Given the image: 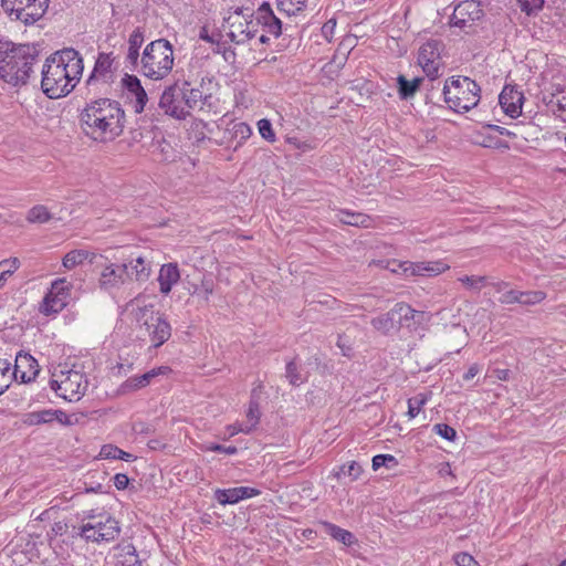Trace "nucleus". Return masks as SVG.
<instances>
[{
  "instance_id": "f257e3e1",
  "label": "nucleus",
  "mask_w": 566,
  "mask_h": 566,
  "mask_svg": "<svg viewBox=\"0 0 566 566\" xmlns=\"http://www.w3.org/2000/svg\"><path fill=\"white\" fill-rule=\"evenodd\" d=\"M83 70V59L78 51L65 48L52 53L42 67V92L54 99L69 95L78 84Z\"/></svg>"
},
{
  "instance_id": "f03ea898",
  "label": "nucleus",
  "mask_w": 566,
  "mask_h": 566,
  "mask_svg": "<svg viewBox=\"0 0 566 566\" xmlns=\"http://www.w3.org/2000/svg\"><path fill=\"white\" fill-rule=\"evenodd\" d=\"M83 132L96 142H111L124 130L125 112L117 101L98 98L86 104L80 115Z\"/></svg>"
},
{
  "instance_id": "7ed1b4c3",
  "label": "nucleus",
  "mask_w": 566,
  "mask_h": 566,
  "mask_svg": "<svg viewBox=\"0 0 566 566\" xmlns=\"http://www.w3.org/2000/svg\"><path fill=\"white\" fill-rule=\"evenodd\" d=\"M39 61L35 44L0 42V78L12 86L25 85Z\"/></svg>"
},
{
  "instance_id": "20e7f679",
  "label": "nucleus",
  "mask_w": 566,
  "mask_h": 566,
  "mask_svg": "<svg viewBox=\"0 0 566 566\" xmlns=\"http://www.w3.org/2000/svg\"><path fill=\"white\" fill-rule=\"evenodd\" d=\"M175 63L174 46L164 38L149 42L140 56L138 72L153 81H161L172 71Z\"/></svg>"
},
{
  "instance_id": "39448f33",
  "label": "nucleus",
  "mask_w": 566,
  "mask_h": 566,
  "mask_svg": "<svg viewBox=\"0 0 566 566\" xmlns=\"http://www.w3.org/2000/svg\"><path fill=\"white\" fill-rule=\"evenodd\" d=\"M480 86L467 76L450 77L443 86L444 101L451 109L465 113L475 107L481 98Z\"/></svg>"
},
{
  "instance_id": "423d86ee",
  "label": "nucleus",
  "mask_w": 566,
  "mask_h": 566,
  "mask_svg": "<svg viewBox=\"0 0 566 566\" xmlns=\"http://www.w3.org/2000/svg\"><path fill=\"white\" fill-rule=\"evenodd\" d=\"M50 385L59 397L67 401H78L87 389L88 380L81 370L64 364L53 370Z\"/></svg>"
},
{
  "instance_id": "0eeeda50",
  "label": "nucleus",
  "mask_w": 566,
  "mask_h": 566,
  "mask_svg": "<svg viewBox=\"0 0 566 566\" xmlns=\"http://www.w3.org/2000/svg\"><path fill=\"white\" fill-rule=\"evenodd\" d=\"M87 523L80 527L78 535L86 542L102 543L115 541L120 534L119 523L109 515L88 513Z\"/></svg>"
},
{
  "instance_id": "6e6552de",
  "label": "nucleus",
  "mask_w": 566,
  "mask_h": 566,
  "mask_svg": "<svg viewBox=\"0 0 566 566\" xmlns=\"http://www.w3.org/2000/svg\"><path fill=\"white\" fill-rule=\"evenodd\" d=\"M49 2L50 0H1V6L12 20L28 25L43 17Z\"/></svg>"
},
{
  "instance_id": "1a4fd4ad",
  "label": "nucleus",
  "mask_w": 566,
  "mask_h": 566,
  "mask_svg": "<svg viewBox=\"0 0 566 566\" xmlns=\"http://www.w3.org/2000/svg\"><path fill=\"white\" fill-rule=\"evenodd\" d=\"M442 49V42L434 39L427 41L419 49L418 63L431 80L439 76Z\"/></svg>"
},
{
  "instance_id": "9d476101",
  "label": "nucleus",
  "mask_w": 566,
  "mask_h": 566,
  "mask_svg": "<svg viewBox=\"0 0 566 566\" xmlns=\"http://www.w3.org/2000/svg\"><path fill=\"white\" fill-rule=\"evenodd\" d=\"M159 107L165 114L177 119H184L189 114L185 105V92L177 85L168 86L163 92L159 99Z\"/></svg>"
},
{
  "instance_id": "9b49d317",
  "label": "nucleus",
  "mask_w": 566,
  "mask_h": 566,
  "mask_svg": "<svg viewBox=\"0 0 566 566\" xmlns=\"http://www.w3.org/2000/svg\"><path fill=\"white\" fill-rule=\"evenodd\" d=\"M481 4L475 0L461 1L453 11L451 23L454 27L465 28L472 25L483 17Z\"/></svg>"
},
{
  "instance_id": "f8f14e48",
  "label": "nucleus",
  "mask_w": 566,
  "mask_h": 566,
  "mask_svg": "<svg viewBox=\"0 0 566 566\" xmlns=\"http://www.w3.org/2000/svg\"><path fill=\"white\" fill-rule=\"evenodd\" d=\"M127 308L130 310L135 321L143 328L149 322L160 315L155 312V305L148 296L138 295L127 304Z\"/></svg>"
},
{
  "instance_id": "ddd939ff",
  "label": "nucleus",
  "mask_w": 566,
  "mask_h": 566,
  "mask_svg": "<svg viewBox=\"0 0 566 566\" xmlns=\"http://www.w3.org/2000/svg\"><path fill=\"white\" fill-rule=\"evenodd\" d=\"M394 313L396 314L398 329L401 327L415 329L427 319L424 312L416 311L403 302H399L394 306Z\"/></svg>"
},
{
  "instance_id": "4468645a",
  "label": "nucleus",
  "mask_w": 566,
  "mask_h": 566,
  "mask_svg": "<svg viewBox=\"0 0 566 566\" xmlns=\"http://www.w3.org/2000/svg\"><path fill=\"white\" fill-rule=\"evenodd\" d=\"M523 101V93L514 85H505L499 96L501 107L512 118L521 114Z\"/></svg>"
},
{
  "instance_id": "2eb2a0df",
  "label": "nucleus",
  "mask_w": 566,
  "mask_h": 566,
  "mask_svg": "<svg viewBox=\"0 0 566 566\" xmlns=\"http://www.w3.org/2000/svg\"><path fill=\"white\" fill-rule=\"evenodd\" d=\"M39 374L38 361L29 354H19L15 356L12 376L14 380L21 382H30L35 379Z\"/></svg>"
},
{
  "instance_id": "dca6fc26",
  "label": "nucleus",
  "mask_w": 566,
  "mask_h": 566,
  "mask_svg": "<svg viewBox=\"0 0 566 566\" xmlns=\"http://www.w3.org/2000/svg\"><path fill=\"white\" fill-rule=\"evenodd\" d=\"M169 371H170L169 367L160 366L157 368H153L151 370H149L140 376L129 377L127 380H125L119 386L118 392L122 395H126V394L137 391L142 388L147 387L155 377H157L159 375H166Z\"/></svg>"
},
{
  "instance_id": "f3484780",
  "label": "nucleus",
  "mask_w": 566,
  "mask_h": 566,
  "mask_svg": "<svg viewBox=\"0 0 566 566\" xmlns=\"http://www.w3.org/2000/svg\"><path fill=\"white\" fill-rule=\"evenodd\" d=\"M124 88L127 91L128 97L134 99V111L140 114L148 101L146 91L144 90L140 80L136 75L126 74L122 80Z\"/></svg>"
},
{
  "instance_id": "a211bd4d",
  "label": "nucleus",
  "mask_w": 566,
  "mask_h": 566,
  "mask_svg": "<svg viewBox=\"0 0 566 566\" xmlns=\"http://www.w3.org/2000/svg\"><path fill=\"white\" fill-rule=\"evenodd\" d=\"M233 19L232 22H230V31L229 36L232 42L237 44H242L249 41L250 39L254 38L258 30V21H241L240 14L237 13L235 17H231L230 20Z\"/></svg>"
},
{
  "instance_id": "6ab92c4d",
  "label": "nucleus",
  "mask_w": 566,
  "mask_h": 566,
  "mask_svg": "<svg viewBox=\"0 0 566 566\" xmlns=\"http://www.w3.org/2000/svg\"><path fill=\"white\" fill-rule=\"evenodd\" d=\"M405 266H406V269H403L405 277H411V276H418V275L433 276V275H439L450 269V266L442 261L408 262V264H406Z\"/></svg>"
},
{
  "instance_id": "aec40b11",
  "label": "nucleus",
  "mask_w": 566,
  "mask_h": 566,
  "mask_svg": "<svg viewBox=\"0 0 566 566\" xmlns=\"http://www.w3.org/2000/svg\"><path fill=\"white\" fill-rule=\"evenodd\" d=\"M144 328L156 348L165 344L171 336V326L161 315L156 316Z\"/></svg>"
},
{
  "instance_id": "412c9836",
  "label": "nucleus",
  "mask_w": 566,
  "mask_h": 566,
  "mask_svg": "<svg viewBox=\"0 0 566 566\" xmlns=\"http://www.w3.org/2000/svg\"><path fill=\"white\" fill-rule=\"evenodd\" d=\"M122 272H124L126 280L145 282L150 276L151 264L145 258L137 256L128 263L122 264Z\"/></svg>"
},
{
  "instance_id": "4be33fe9",
  "label": "nucleus",
  "mask_w": 566,
  "mask_h": 566,
  "mask_svg": "<svg viewBox=\"0 0 566 566\" xmlns=\"http://www.w3.org/2000/svg\"><path fill=\"white\" fill-rule=\"evenodd\" d=\"M112 64L113 60L109 54L99 53L93 72L86 81L87 86H94L99 81H102L103 84H108L112 78Z\"/></svg>"
},
{
  "instance_id": "5701e85b",
  "label": "nucleus",
  "mask_w": 566,
  "mask_h": 566,
  "mask_svg": "<svg viewBox=\"0 0 566 566\" xmlns=\"http://www.w3.org/2000/svg\"><path fill=\"white\" fill-rule=\"evenodd\" d=\"M116 566H142L136 547L129 542H120L114 547Z\"/></svg>"
},
{
  "instance_id": "b1692460",
  "label": "nucleus",
  "mask_w": 566,
  "mask_h": 566,
  "mask_svg": "<svg viewBox=\"0 0 566 566\" xmlns=\"http://www.w3.org/2000/svg\"><path fill=\"white\" fill-rule=\"evenodd\" d=\"M126 281L122 265L106 264L104 265L99 277L98 285L101 289L109 291L124 284Z\"/></svg>"
},
{
  "instance_id": "393cba45",
  "label": "nucleus",
  "mask_w": 566,
  "mask_h": 566,
  "mask_svg": "<svg viewBox=\"0 0 566 566\" xmlns=\"http://www.w3.org/2000/svg\"><path fill=\"white\" fill-rule=\"evenodd\" d=\"M180 280V272L177 263L163 264L159 270L158 283L159 291L164 295H168L172 286Z\"/></svg>"
},
{
  "instance_id": "a878e982",
  "label": "nucleus",
  "mask_w": 566,
  "mask_h": 566,
  "mask_svg": "<svg viewBox=\"0 0 566 566\" xmlns=\"http://www.w3.org/2000/svg\"><path fill=\"white\" fill-rule=\"evenodd\" d=\"M258 24L262 23L265 31L273 36L277 38L282 32V24L280 19H277L270 7L269 3H263L258 9L256 15Z\"/></svg>"
},
{
  "instance_id": "bb28decb",
  "label": "nucleus",
  "mask_w": 566,
  "mask_h": 566,
  "mask_svg": "<svg viewBox=\"0 0 566 566\" xmlns=\"http://www.w3.org/2000/svg\"><path fill=\"white\" fill-rule=\"evenodd\" d=\"M85 260H88L90 263L102 264V260H106L103 255H97L86 250H73L65 254L63 258V265L71 270L75 268L77 264L83 263Z\"/></svg>"
},
{
  "instance_id": "cd10ccee",
  "label": "nucleus",
  "mask_w": 566,
  "mask_h": 566,
  "mask_svg": "<svg viewBox=\"0 0 566 566\" xmlns=\"http://www.w3.org/2000/svg\"><path fill=\"white\" fill-rule=\"evenodd\" d=\"M363 473L361 465L356 461H350L343 465L333 469V475L339 482H354L357 481Z\"/></svg>"
},
{
  "instance_id": "c85d7f7f",
  "label": "nucleus",
  "mask_w": 566,
  "mask_h": 566,
  "mask_svg": "<svg viewBox=\"0 0 566 566\" xmlns=\"http://www.w3.org/2000/svg\"><path fill=\"white\" fill-rule=\"evenodd\" d=\"M371 326L375 331L382 335H388L392 331H398L396 314L394 307L387 313L380 314L370 321Z\"/></svg>"
},
{
  "instance_id": "c756f323",
  "label": "nucleus",
  "mask_w": 566,
  "mask_h": 566,
  "mask_svg": "<svg viewBox=\"0 0 566 566\" xmlns=\"http://www.w3.org/2000/svg\"><path fill=\"white\" fill-rule=\"evenodd\" d=\"M188 285H189L188 291H189L190 295L198 296L201 300H203L206 303L209 302V298L214 291L213 280L206 275H203L200 279L199 283L188 282Z\"/></svg>"
},
{
  "instance_id": "7c9ffc66",
  "label": "nucleus",
  "mask_w": 566,
  "mask_h": 566,
  "mask_svg": "<svg viewBox=\"0 0 566 566\" xmlns=\"http://www.w3.org/2000/svg\"><path fill=\"white\" fill-rule=\"evenodd\" d=\"M325 532L333 537L335 541L343 543L346 546H350L357 542L354 534L347 530H344L333 523H323Z\"/></svg>"
},
{
  "instance_id": "2f4dec72",
  "label": "nucleus",
  "mask_w": 566,
  "mask_h": 566,
  "mask_svg": "<svg viewBox=\"0 0 566 566\" xmlns=\"http://www.w3.org/2000/svg\"><path fill=\"white\" fill-rule=\"evenodd\" d=\"M337 218L339 222L354 227L369 228L373 223L369 216L360 212L339 211Z\"/></svg>"
},
{
  "instance_id": "473e14b6",
  "label": "nucleus",
  "mask_w": 566,
  "mask_h": 566,
  "mask_svg": "<svg viewBox=\"0 0 566 566\" xmlns=\"http://www.w3.org/2000/svg\"><path fill=\"white\" fill-rule=\"evenodd\" d=\"M260 415L259 403L255 400H251L247 412V422L244 426H240L237 430L232 431L231 437L239 432L250 433L259 423Z\"/></svg>"
},
{
  "instance_id": "72a5a7b5",
  "label": "nucleus",
  "mask_w": 566,
  "mask_h": 566,
  "mask_svg": "<svg viewBox=\"0 0 566 566\" xmlns=\"http://www.w3.org/2000/svg\"><path fill=\"white\" fill-rule=\"evenodd\" d=\"M66 303L67 301H65V298L59 295H52V293L49 292L40 305V312L44 315L56 314L66 306Z\"/></svg>"
},
{
  "instance_id": "f704fd0d",
  "label": "nucleus",
  "mask_w": 566,
  "mask_h": 566,
  "mask_svg": "<svg viewBox=\"0 0 566 566\" xmlns=\"http://www.w3.org/2000/svg\"><path fill=\"white\" fill-rule=\"evenodd\" d=\"M61 411L41 410L25 413L23 417V423L28 426H38L41 423H48L54 420L55 416Z\"/></svg>"
},
{
  "instance_id": "c9c22d12",
  "label": "nucleus",
  "mask_w": 566,
  "mask_h": 566,
  "mask_svg": "<svg viewBox=\"0 0 566 566\" xmlns=\"http://www.w3.org/2000/svg\"><path fill=\"white\" fill-rule=\"evenodd\" d=\"M421 81L422 80L419 77H416V78L409 81L403 75H399L397 77L399 96L402 99L412 97L416 94V92L418 91Z\"/></svg>"
},
{
  "instance_id": "e433bc0d",
  "label": "nucleus",
  "mask_w": 566,
  "mask_h": 566,
  "mask_svg": "<svg viewBox=\"0 0 566 566\" xmlns=\"http://www.w3.org/2000/svg\"><path fill=\"white\" fill-rule=\"evenodd\" d=\"M52 219L49 209L43 205L32 207L27 214V220L30 223H45Z\"/></svg>"
},
{
  "instance_id": "4c0bfd02",
  "label": "nucleus",
  "mask_w": 566,
  "mask_h": 566,
  "mask_svg": "<svg viewBox=\"0 0 566 566\" xmlns=\"http://www.w3.org/2000/svg\"><path fill=\"white\" fill-rule=\"evenodd\" d=\"M214 499L221 505L235 504L239 501H241L239 494V486L224 490L218 489L214 491Z\"/></svg>"
},
{
  "instance_id": "58836bf2",
  "label": "nucleus",
  "mask_w": 566,
  "mask_h": 566,
  "mask_svg": "<svg viewBox=\"0 0 566 566\" xmlns=\"http://www.w3.org/2000/svg\"><path fill=\"white\" fill-rule=\"evenodd\" d=\"M431 394L420 392L416 395L415 397H411L408 399V412L407 415L409 418H415L419 415L422 407L426 405V402L429 399V396Z\"/></svg>"
},
{
  "instance_id": "ea45409f",
  "label": "nucleus",
  "mask_w": 566,
  "mask_h": 566,
  "mask_svg": "<svg viewBox=\"0 0 566 566\" xmlns=\"http://www.w3.org/2000/svg\"><path fill=\"white\" fill-rule=\"evenodd\" d=\"M551 111L559 117L563 122H566V92L562 93L560 96H552L548 102Z\"/></svg>"
},
{
  "instance_id": "a19ab883",
  "label": "nucleus",
  "mask_w": 566,
  "mask_h": 566,
  "mask_svg": "<svg viewBox=\"0 0 566 566\" xmlns=\"http://www.w3.org/2000/svg\"><path fill=\"white\" fill-rule=\"evenodd\" d=\"M6 354L0 349V388L8 387L13 378L11 370V361L4 357Z\"/></svg>"
},
{
  "instance_id": "79ce46f5",
  "label": "nucleus",
  "mask_w": 566,
  "mask_h": 566,
  "mask_svg": "<svg viewBox=\"0 0 566 566\" xmlns=\"http://www.w3.org/2000/svg\"><path fill=\"white\" fill-rule=\"evenodd\" d=\"M285 376L292 386H300L306 381L294 360L286 364Z\"/></svg>"
},
{
  "instance_id": "37998d69",
  "label": "nucleus",
  "mask_w": 566,
  "mask_h": 566,
  "mask_svg": "<svg viewBox=\"0 0 566 566\" xmlns=\"http://www.w3.org/2000/svg\"><path fill=\"white\" fill-rule=\"evenodd\" d=\"M546 298V293L543 291H527L522 292L520 295L521 305H536Z\"/></svg>"
},
{
  "instance_id": "c03bdc74",
  "label": "nucleus",
  "mask_w": 566,
  "mask_h": 566,
  "mask_svg": "<svg viewBox=\"0 0 566 566\" xmlns=\"http://www.w3.org/2000/svg\"><path fill=\"white\" fill-rule=\"evenodd\" d=\"M486 276H476V275H464L458 279L467 289L480 292L482 286L486 283Z\"/></svg>"
},
{
  "instance_id": "a18cd8bd",
  "label": "nucleus",
  "mask_w": 566,
  "mask_h": 566,
  "mask_svg": "<svg viewBox=\"0 0 566 566\" xmlns=\"http://www.w3.org/2000/svg\"><path fill=\"white\" fill-rule=\"evenodd\" d=\"M522 12L527 15H535L542 10L544 0H517Z\"/></svg>"
},
{
  "instance_id": "49530a36",
  "label": "nucleus",
  "mask_w": 566,
  "mask_h": 566,
  "mask_svg": "<svg viewBox=\"0 0 566 566\" xmlns=\"http://www.w3.org/2000/svg\"><path fill=\"white\" fill-rule=\"evenodd\" d=\"M49 292L52 293V295H59L67 301L70 295V285L65 279H59L52 283Z\"/></svg>"
},
{
  "instance_id": "de8ad7c7",
  "label": "nucleus",
  "mask_w": 566,
  "mask_h": 566,
  "mask_svg": "<svg viewBox=\"0 0 566 566\" xmlns=\"http://www.w3.org/2000/svg\"><path fill=\"white\" fill-rule=\"evenodd\" d=\"M186 109L193 108L202 99V92L199 90L190 88L184 90Z\"/></svg>"
},
{
  "instance_id": "09e8293b",
  "label": "nucleus",
  "mask_w": 566,
  "mask_h": 566,
  "mask_svg": "<svg viewBox=\"0 0 566 566\" xmlns=\"http://www.w3.org/2000/svg\"><path fill=\"white\" fill-rule=\"evenodd\" d=\"M277 7L280 10L286 13H294L295 11L301 10L302 6L305 4L307 0H276Z\"/></svg>"
},
{
  "instance_id": "8fccbe9b",
  "label": "nucleus",
  "mask_w": 566,
  "mask_h": 566,
  "mask_svg": "<svg viewBox=\"0 0 566 566\" xmlns=\"http://www.w3.org/2000/svg\"><path fill=\"white\" fill-rule=\"evenodd\" d=\"M258 128L260 135L266 139L268 142H274L275 140V134L272 128V124L269 119L263 118L260 119L258 123Z\"/></svg>"
},
{
  "instance_id": "3c124183",
  "label": "nucleus",
  "mask_w": 566,
  "mask_h": 566,
  "mask_svg": "<svg viewBox=\"0 0 566 566\" xmlns=\"http://www.w3.org/2000/svg\"><path fill=\"white\" fill-rule=\"evenodd\" d=\"M433 431L449 441H454L457 437L455 429L446 423L434 424Z\"/></svg>"
},
{
  "instance_id": "603ef678",
  "label": "nucleus",
  "mask_w": 566,
  "mask_h": 566,
  "mask_svg": "<svg viewBox=\"0 0 566 566\" xmlns=\"http://www.w3.org/2000/svg\"><path fill=\"white\" fill-rule=\"evenodd\" d=\"M21 265L18 258H10L0 261V271H4L8 275H12Z\"/></svg>"
},
{
  "instance_id": "864d4df0",
  "label": "nucleus",
  "mask_w": 566,
  "mask_h": 566,
  "mask_svg": "<svg viewBox=\"0 0 566 566\" xmlns=\"http://www.w3.org/2000/svg\"><path fill=\"white\" fill-rule=\"evenodd\" d=\"M520 295L521 291L510 290L500 296L499 302L504 305L520 304Z\"/></svg>"
},
{
  "instance_id": "5fc2aeb1",
  "label": "nucleus",
  "mask_w": 566,
  "mask_h": 566,
  "mask_svg": "<svg viewBox=\"0 0 566 566\" xmlns=\"http://www.w3.org/2000/svg\"><path fill=\"white\" fill-rule=\"evenodd\" d=\"M202 450H205V451H213V452H223V453H227V454H234V453L238 452V449L234 446L224 447V446L218 444V443L205 444L202 447Z\"/></svg>"
},
{
  "instance_id": "6e6d98bb",
  "label": "nucleus",
  "mask_w": 566,
  "mask_h": 566,
  "mask_svg": "<svg viewBox=\"0 0 566 566\" xmlns=\"http://www.w3.org/2000/svg\"><path fill=\"white\" fill-rule=\"evenodd\" d=\"M144 43V31L140 28H136L129 35L128 46L134 49H140Z\"/></svg>"
},
{
  "instance_id": "4d7b16f0",
  "label": "nucleus",
  "mask_w": 566,
  "mask_h": 566,
  "mask_svg": "<svg viewBox=\"0 0 566 566\" xmlns=\"http://www.w3.org/2000/svg\"><path fill=\"white\" fill-rule=\"evenodd\" d=\"M388 462H396V459L391 454H377L373 458V469L377 471L379 468L387 465Z\"/></svg>"
},
{
  "instance_id": "13d9d810",
  "label": "nucleus",
  "mask_w": 566,
  "mask_h": 566,
  "mask_svg": "<svg viewBox=\"0 0 566 566\" xmlns=\"http://www.w3.org/2000/svg\"><path fill=\"white\" fill-rule=\"evenodd\" d=\"M458 566H479L475 559L468 553H459L454 556Z\"/></svg>"
},
{
  "instance_id": "bf43d9fd",
  "label": "nucleus",
  "mask_w": 566,
  "mask_h": 566,
  "mask_svg": "<svg viewBox=\"0 0 566 566\" xmlns=\"http://www.w3.org/2000/svg\"><path fill=\"white\" fill-rule=\"evenodd\" d=\"M140 56L139 49L128 46L126 61L137 70L140 67Z\"/></svg>"
},
{
  "instance_id": "052dcab7",
  "label": "nucleus",
  "mask_w": 566,
  "mask_h": 566,
  "mask_svg": "<svg viewBox=\"0 0 566 566\" xmlns=\"http://www.w3.org/2000/svg\"><path fill=\"white\" fill-rule=\"evenodd\" d=\"M117 452H119V448L113 444H105L99 451V457L102 459H117Z\"/></svg>"
},
{
  "instance_id": "680f3d73",
  "label": "nucleus",
  "mask_w": 566,
  "mask_h": 566,
  "mask_svg": "<svg viewBox=\"0 0 566 566\" xmlns=\"http://www.w3.org/2000/svg\"><path fill=\"white\" fill-rule=\"evenodd\" d=\"M489 127L491 129L495 130L496 133H499L500 135L507 136V137L515 138V137L522 135V133L520 132L521 127L518 125H516L515 130H510V129L499 126V125H490Z\"/></svg>"
},
{
  "instance_id": "e2e57ef3",
  "label": "nucleus",
  "mask_w": 566,
  "mask_h": 566,
  "mask_svg": "<svg viewBox=\"0 0 566 566\" xmlns=\"http://www.w3.org/2000/svg\"><path fill=\"white\" fill-rule=\"evenodd\" d=\"M409 261H397V260H390L389 263H386L387 270L391 273L401 274L403 275V269H406V264H408Z\"/></svg>"
},
{
  "instance_id": "0e129e2a",
  "label": "nucleus",
  "mask_w": 566,
  "mask_h": 566,
  "mask_svg": "<svg viewBox=\"0 0 566 566\" xmlns=\"http://www.w3.org/2000/svg\"><path fill=\"white\" fill-rule=\"evenodd\" d=\"M335 28H336L335 19H329L327 22L324 23V25L322 27V33L326 40H328V41L332 40Z\"/></svg>"
},
{
  "instance_id": "69168bd1",
  "label": "nucleus",
  "mask_w": 566,
  "mask_h": 566,
  "mask_svg": "<svg viewBox=\"0 0 566 566\" xmlns=\"http://www.w3.org/2000/svg\"><path fill=\"white\" fill-rule=\"evenodd\" d=\"M240 500L250 499L261 494V491L249 486H239Z\"/></svg>"
},
{
  "instance_id": "338daca9",
  "label": "nucleus",
  "mask_w": 566,
  "mask_h": 566,
  "mask_svg": "<svg viewBox=\"0 0 566 566\" xmlns=\"http://www.w3.org/2000/svg\"><path fill=\"white\" fill-rule=\"evenodd\" d=\"M128 476L126 474H123V473H117L115 474L114 476V485L117 490H124L127 488L128 485Z\"/></svg>"
},
{
  "instance_id": "774afa93",
  "label": "nucleus",
  "mask_w": 566,
  "mask_h": 566,
  "mask_svg": "<svg viewBox=\"0 0 566 566\" xmlns=\"http://www.w3.org/2000/svg\"><path fill=\"white\" fill-rule=\"evenodd\" d=\"M235 132L240 133L243 138L248 137L251 133L250 127L244 123H239L235 125Z\"/></svg>"
}]
</instances>
